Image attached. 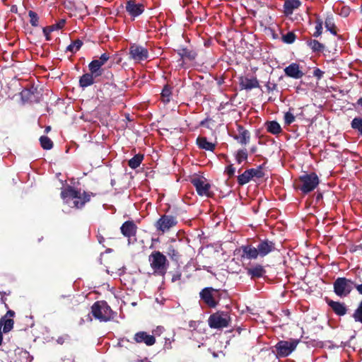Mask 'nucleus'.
Returning <instances> with one entry per match:
<instances>
[{"mask_svg":"<svg viewBox=\"0 0 362 362\" xmlns=\"http://www.w3.org/2000/svg\"><path fill=\"white\" fill-rule=\"evenodd\" d=\"M91 313L100 322H107L113 318V312L105 300L95 302L91 306Z\"/></svg>","mask_w":362,"mask_h":362,"instance_id":"obj_4","label":"nucleus"},{"mask_svg":"<svg viewBox=\"0 0 362 362\" xmlns=\"http://www.w3.org/2000/svg\"><path fill=\"white\" fill-rule=\"evenodd\" d=\"M177 52L182 59H187L189 60H194L197 56L196 52L186 47H180L177 50Z\"/></svg>","mask_w":362,"mask_h":362,"instance_id":"obj_29","label":"nucleus"},{"mask_svg":"<svg viewBox=\"0 0 362 362\" xmlns=\"http://www.w3.org/2000/svg\"><path fill=\"white\" fill-rule=\"evenodd\" d=\"M239 85L241 89L251 90L259 87V81L256 77L247 78L246 76L239 77Z\"/></svg>","mask_w":362,"mask_h":362,"instance_id":"obj_18","label":"nucleus"},{"mask_svg":"<svg viewBox=\"0 0 362 362\" xmlns=\"http://www.w3.org/2000/svg\"><path fill=\"white\" fill-rule=\"evenodd\" d=\"M313 74L315 77L320 79L322 77L324 72L321 71L320 69H316L315 70H314Z\"/></svg>","mask_w":362,"mask_h":362,"instance_id":"obj_50","label":"nucleus"},{"mask_svg":"<svg viewBox=\"0 0 362 362\" xmlns=\"http://www.w3.org/2000/svg\"><path fill=\"white\" fill-rule=\"evenodd\" d=\"M120 230L124 236L129 238L136 235L137 226L133 221H127L122 225Z\"/></svg>","mask_w":362,"mask_h":362,"instance_id":"obj_20","label":"nucleus"},{"mask_svg":"<svg viewBox=\"0 0 362 362\" xmlns=\"http://www.w3.org/2000/svg\"><path fill=\"white\" fill-rule=\"evenodd\" d=\"M173 86L167 83L163 86L160 93V99L163 103H168L172 97Z\"/></svg>","mask_w":362,"mask_h":362,"instance_id":"obj_28","label":"nucleus"},{"mask_svg":"<svg viewBox=\"0 0 362 362\" xmlns=\"http://www.w3.org/2000/svg\"><path fill=\"white\" fill-rule=\"evenodd\" d=\"M113 77H114L113 74L111 71H108L107 78L112 79V78H113Z\"/></svg>","mask_w":362,"mask_h":362,"instance_id":"obj_57","label":"nucleus"},{"mask_svg":"<svg viewBox=\"0 0 362 362\" xmlns=\"http://www.w3.org/2000/svg\"><path fill=\"white\" fill-rule=\"evenodd\" d=\"M230 320V317L227 313L216 312L209 316L208 322L211 328L222 329L228 327Z\"/></svg>","mask_w":362,"mask_h":362,"instance_id":"obj_9","label":"nucleus"},{"mask_svg":"<svg viewBox=\"0 0 362 362\" xmlns=\"http://www.w3.org/2000/svg\"><path fill=\"white\" fill-rule=\"evenodd\" d=\"M21 97L24 103H37L40 101L41 94L37 88L31 86L30 88H24L21 92Z\"/></svg>","mask_w":362,"mask_h":362,"instance_id":"obj_13","label":"nucleus"},{"mask_svg":"<svg viewBox=\"0 0 362 362\" xmlns=\"http://www.w3.org/2000/svg\"><path fill=\"white\" fill-rule=\"evenodd\" d=\"M177 217L173 215L163 214L155 222L154 227L158 233L164 234L177 226Z\"/></svg>","mask_w":362,"mask_h":362,"instance_id":"obj_7","label":"nucleus"},{"mask_svg":"<svg viewBox=\"0 0 362 362\" xmlns=\"http://www.w3.org/2000/svg\"><path fill=\"white\" fill-rule=\"evenodd\" d=\"M240 249L243 251L241 257L247 259H256L258 257L262 258L276 250V243L269 239L260 240L257 247L246 245L241 246Z\"/></svg>","mask_w":362,"mask_h":362,"instance_id":"obj_1","label":"nucleus"},{"mask_svg":"<svg viewBox=\"0 0 362 362\" xmlns=\"http://www.w3.org/2000/svg\"><path fill=\"white\" fill-rule=\"evenodd\" d=\"M6 301V298L4 296H1V302L4 304L6 308H8V305Z\"/></svg>","mask_w":362,"mask_h":362,"instance_id":"obj_54","label":"nucleus"},{"mask_svg":"<svg viewBox=\"0 0 362 362\" xmlns=\"http://www.w3.org/2000/svg\"><path fill=\"white\" fill-rule=\"evenodd\" d=\"M28 16L30 17V23L32 26L37 27L39 25V17L37 13L33 11H28Z\"/></svg>","mask_w":362,"mask_h":362,"instance_id":"obj_42","label":"nucleus"},{"mask_svg":"<svg viewBox=\"0 0 362 362\" xmlns=\"http://www.w3.org/2000/svg\"><path fill=\"white\" fill-rule=\"evenodd\" d=\"M322 20L320 18H317L315 21V31L313 34V37H318L319 36L321 35L322 33Z\"/></svg>","mask_w":362,"mask_h":362,"instance_id":"obj_43","label":"nucleus"},{"mask_svg":"<svg viewBox=\"0 0 362 362\" xmlns=\"http://www.w3.org/2000/svg\"><path fill=\"white\" fill-rule=\"evenodd\" d=\"M237 130L238 134H235L233 136V139L242 146H245L249 144L250 140V132L240 124H238Z\"/></svg>","mask_w":362,"mask_h":362,"instance_id":"obj_16","label":"nucleus"},{"mask_svg":"<svg viewBox=\"0 0 362 362\" xmlns=\"http://www.w3.org/2000/svg\"><path fill=\"white\" fill-rule=\"evenodd\" d=\"M88 69L90 74H92L93 77L98 81V78L103 75L105 71V69L103 68V66L99 65V63H95L93 61L89 63Z\"/></svg>","mask_w":362,"mask_h":362,"instance_id":"obj_23","label":"nucleus"},{"mask_svg":"<svg viewBox=\"0 0 362 362\" xmlns=\"http://www.w3.org/2000/svg\"><path fill=\"white\" fill-rule=\"evenodd\" d=\"M354 288L356 289L359 294L362 295V284H358L355 283Z\"/></svg>","mask_w":362,"mask_h":362,"instance_id":"obj_52","label":"nucleus"},{"mask_svg":"<svg viewBox=\"0 0 362 362\" xmlns=\"http://www.w3.org/2000/svg\"><path fill=\"white\" fill-rule=\"evenodd\" d=\"M306 44L315 53L322 52L325 49V46L322 43L315 39H308L306 40Z\"/></svg>","mask_w":362,"mask_h":362,"instance_id":"obj_26","label":"nucleus"},{"mask_svg":"<svg viewBox=\"0 0 362 362\" xmlns=\"http://www.w3.org/2000/svg\"><path fill=\"white\" fill-rule=\"evenodd\" d=\"M298 343L299 340L298 339L279 341L274 346L276 349V356L281 358L288 356L293 351L295 350Z\"/></svg>","mask_w":362,"mask_h":362,"instance_id":"obj_12","label":"nucleus"},{"mask_svg":"<svg viewBox=\"0 0 362 362\" xmlns=\"http://www.w3.org/2000/svg\"><path fill=\"white\" fill-rule=\"evenodd\" d=\"M247 274L252 279H256L262 277L266 274L264 267L261 264L247 268Z\"/></svg>","mask_w":362,"mask_h":362,"instance_id":"obj_21","label":"nucleus"},{"mask_svg":"<svg viewBox=\"0 0 362 362\" xmlns=\"http://www.w3.org/2000/svg\"><path fill=\"white\" fill-rule=\"evenodd\" d=\"M235 172V168L233 167V164H230L226 168L225 173L228 175L230 178L234 176Z\"/></svg>","mask_w":362,"mask_h":362,"instance_id":"obj_47","label":"nucleus"},{"mask_svg":"<svg viewBox=\"0 0 362 362\" xmlns=\"http://www.w3.org/2000/svg\"><path fill=\"white\" fill-rule=\"evenodd\" d=\"M126 11L132 17H137L144 11V6L137 4L136 0H128L125 6Z\"/></svg>","mask_w":362,"mask_h":362,"instance_id":"obj_15","label":"nucleus"},{"mask_svg":"<svg viewBox=\"0 0 362 362\" xmlns=\"http://www.w3.org/2000/svg\"><path fill=\"white\" fill-rule=\"evenodd\" d=\"M149 57L148 50L146 47L138 44H132L129 48V59L136 63L146 60Z\"/></svg>","mask_w":362,"mask_h":362,"instance_id":"obj_11","label":"nucleus"},{"mask_svg":"<svg viewBox=\"0 0 362 362\" xmlns=\"http://www.w3.org/2000/svg\"><path fill=\"white\" fill-rule=\"evenodd\" d=\"M266 128L267 132L272 134H279L282 131L280 124L276 121L267 122Z\"/></svg>","mask_w":362,"mask_h":362,"instance_id":"obj_30","label":"nucleus"},{"mask_svg":"<svg viewBox=\"0 0 362 362\" xmlns=\"http://www.w3.org/2000/svg\"><path fill=\"white\" fill-rule=\"evenodd\" d=\"M301 5L299 0H286L284 4V13L286 15L292 14L294 9L298 8Z\"/></svg>","mask_w":362,"mask_h":362,"instance_id":"obj_25","label":"nucleus"},{"mask_svg":"<svg viewBox=\"0 0 362 362\" xmlns=\"http://www.w3.org/2000/svg\"><path fill=\"white\" fill-rule=\"evenodd\" d=\"M296 35L293 32H288L281 37L282 41L286 44H292L296 40Z\"/></svg>","mask_w":362,"mask_h":362,"instance_id":"obj_41","label":"nucleus"},{"mask_svg":"<svg viewBox=\"0 0 362 362\" xmlns=\"http://www.w3.org/2000/svg\"><path fill=\"white\" fill-rule=\"evenodd\" d=\"M2 340H3V335H2V333L0 332V345L2 343Z\"/></svg>","mask_w":362,"mask_h":362,"instance_id":"obj_61","label":"nucleus"},{"mask_svg":"<svg viewBox=\"0 0 362 362\" xmlns=\"http://www.w3.org/2000/svg\"><path fill=\"white\" fill-rule=\"evenodd\" d=\"M355 106L356 105H358V106H361L362 107V97L359 98L357 101H356V103L354 105Z\"/></svg>","mask_w":362,"mask_h":362,"instance_id":"obj_55","label":"nucleus"},{"mask_svg":"<svg viewBox=\"0 0 362 362\" xmlns=\"http://www.w3.org/2000/svg\"><path fill=\"white\" fill-rule=\"evenodd\" d=\"M249 172L252 178L257 177L258 179H260L264 176V173L262 171V165H259L257 168H250L249 169Z\"/></svg>","mask_w":362,"mask_h":362,"instance_id":"obj_40","label":"nucleus"},{"mask_svg":"<svg viewBox=\"0 0 362 362\" xmlns=\"http://www.w3.org/2000/svg\"><path fill=\"white\" fill-rule=\"evenodd\" d=\"M284 71L286 76L295 79H300L304 76V73L300 69V65L296 62L289 64Z\"/></svg>","mask_w":362,"mask_h":362,"instance_id":"obj_17","label":"nucleus"},{"mask_svg":"<svg viewBox=\"0 0 362 362\" xmlns=\"http://www.w3.org/2000/svg\"><path fill=\"white\" fill-rule=\"evenodd\" d=\"M50 130H51V127L50 126H47L45 127V132L47 134L48 132H50Z\"/></svg>","mask_w":362,"mask_h":362,"instance_id":"obj_59","label":"nucleus"},{"mask_svg":"<svg viewBox=\"0 0 362 362\" xmlns=\"http://www.w3.org/2000/svg\"><path fill=\"white\" fill-rule=\"evenodd\" d=\"M40 143L41 147L45 150H50L53 148L52 141L47 136H42L40 137Z\"/></svg>","mask_w":362,"mask_h":362,"instance_id":"obj_33","label":"nucleus"},{"mask_svg":"<svg viewBox=\"0 0 362 362\" xmlns=\"http://www.w3.org/2000/svg\"><path fill=\"white\" fill-rule=\"evenodd\" d=\"M83 45V42L77 39L73 41L67 47L66 51L71 52L72 53H76L77 51L80 49L81 46Z\"/></svg>","mask_w":362,"mask_h":362,"instance_id":"obj_39","label":"nucleus"},{"mask_svg":"<svg viewBox=\"0 0 362 362\" xmlns=\"http://www.w3.org/2000/svg\"><path fill=\"white\" fill-rule=\"evenodd\" d=\"M248 158V153L246 148L239 149L235 154V160L238 164L242 162L247 160Z\"/></svg>","mask_w":362,"mask_h":362,"instance_id":"obj_36","label":"nucleus"},{"mask_svg":"<svg viewBox=\"0 0 362 362\" xmlns=\"http://www.w3.org/2000/svg\"><path fill=\"white\" fill-rule=\"evenodd\" d=\"M143 159H144L143 154H141V153L136 154L133 158H132L128 161V165L132 169H136L141 165Z\"/></svg>","mask_w":362,"mask_h":362,"instance_id":"obj_31","label":"nucleus"},{"mask_svg":"<svg viewBox=\"0 0 362 362\" xmlns=\"http://www.w3.org/2000/svg\"><path fill=\"white\" fill-rule=\"evenodd\" d=\"M199 296L202 300L209 308H216L219 301V295L218 291L212 287H206L203 288Z\"/></svg>","mask_w":362,"mask_h":362,"instance_id":"obj_10","label":"nucleus"},{"mask_svg":"<svg viewBox=\"0 0 362 362\" xmlns=\"http://www.w3.org/2000/svg\"><path fill=\"white\" fill-rule=\"evenodd\" d=\"M352 317L355 322L362 324V300L359 302L357 308L352 314Z\"/></svg>","mask_w":362,"mask_h":362,"instance_id":"obj_37","label":"nucleus"},{"mask_svg":"<svg viewBox=\"0 0 362 362\" xmlns=\"http://www.w3.org/2000/svg\"><path fill=\"white\" fill-rule=\"evenodd\" d=\"M322 197H323L322 193H321V192H318V193L316 194V197H315L316 202H320V200H322Z\"/></svg>","mask_w":362,"mask_h":362,"instance_id":"obj_53","label":"nucleus"},{"mask_svg":"<svg viewBox=\"0 0 362 362\" xmlns=\"http://www.w3.org/2000/svg\"><path fill=\"white\" fill-rule=\"evenodd\" d=\"M326 302L336 315L343 316L346 314L347 308L344 303L334 301L328 298L326 299Z\"/></svg>","mask_w":362,"mask_h":362,"instance_id":"obj_19","label":"nucleus"},{"mask_svg":"<svg viewBox=\"0 0 362 362\" xmlns=\"http://www.w3.org/2000/svg\"><path fill=\"white\" fill-rule=\"evenodd\" d=\"M182 274L180 271H176L172 275V282H175L181 279Z\"/></svg>","mask_w":362,"mask_h":362,"instance_id":"obj_49","label":"nucleus"},{"mask_svg":"<svg viewBox=\"0 0 362 362\" xmlns=\"http://www.w3.org/2000/svg\"><path fill=\"white\" fill-rule=\"evenodd\" d=\"M93 193L83 192L82 194L80 191L75 189L71 186H68L61 192V197L66 202L69 203L70 200L73 201V206L76 209L82 208L86 203L90 200Z\"/></svg>","mask_w":362,"mask_h":362,"instance_id":"obj_2","label":"nucleus"},{"mask_svg":"<svg viewBox=\"0 0 362 362\" xmlns=\"http://www.w3.org/2000/svg\"><path fill=\"white\" fill-rule=\"evenodd\" d=\"M256 150H257V148H256L255 146H253V147H252V148H250V152H251L252 153H255Z\"/></svg>","mask_w":362,"mask_h":362,"instance_id":"obj_60","label":"nucleus"},{"mask_svg":"<svg viewBox=\"0 0 362 362\" xmlns=\"http://www.w3.org/2000/svg\"><path fill=\"white\" fill-rule=\"evenodd\" d=\"M121 61H122L121 57H119V58L117 59V64H119V63H120V62H121Z\"/></svg>","mask_w":362,"mask_h":362,"instance_id":"obj_63","label":"nucleus"},{"mask_svg":"<svg viewBox=\"0 0 362 362\" xmlns=\"http://www.w3.org/2000/svg\"><path fill=\"white\" fill-rule=\"evenodd\" d=\"M351 127L362 136V117L354 118L351 122Z\"/></svg>","mask_w":362,"mask_h":362,"instance_id":"obj_38","label":"nucleus"},{"mask_svg":"<svg viewBox=\"0 0 362 362\" xmlns=\"http://www.w3.org/2000/svg\"><path fill=\"white\" fill-rule=\"evenodd\" d=\"M15 316V312L12 310H8L4 317L6 318H12Z\"/></svg>","mask_w":362,"mask_h":362,"instance_id":"obj_51","label":"nucleus"},{"mask_svg":"<svg viewBox=\"0 0 362 362\" xmlns=\"http://www.w3.org/2000/svg\"><path fill=\"white\" fill-rule=\"evenodd\" d=\"M167 255L173 261H178L181 257L179 251L172 245L168 246L167 250Z\"/></svg>","mask_w":362,"mask_h":362,"instance_id":"obj_34","label":"nucleus"},{"mask_svg":"<svg viewBox=\"0 0 362 362\" xmlns=\"http://www.w3.org/2000/svg\"><path fill=\"white\" fill-rule=\"evenodd\" d=\"M190 182L199 196L212 197L214 195V193L211 190V185L204 177H194L191 178Z\"/></svg>","mask_w":362,"mask_h":362,"instance_id":"obj_8","label":"nucleus"},{"mask_svg":"<svg viewBox=\"0 0 362 362\" xmlns=\"http://www.w3.org/2000/svg\"><path fill=\"white\" fill-rule=\"evenodd\" d=\"M65 23H66V21L64 19H61L59 21H58L55 24H53L49 26L44 27L42 28V31L45 36L46 40L49 41L51 40L50 33L55 30H59V29H62V28H64Z\"/></svg>","mask_w":362,"mask_h":362,"instance_id":"obj_22","label":"nucleus"},{"mask_svg":"<svg viewBox=\"0 0 362 362\" xmlns=\"http://www.w3.org/2000/svg\"><path fill=\"white\" fill-rule=\"evenodd\" d=\"M197 144L199 148L210 151H214L216 147L215 144L208 141L206 137L199 136L197 139Z\"/></svg>","mask_w":362,"mask_h":362,"instance_id":"obj_27","label":"nucleus"},{"mask_svg":"<svg viewBox=\"0 0 362 362\" xmlns=\"http://www.w3.org/2000/svg\"><path fill=\"white\" fill-rule=\"evenodd\" d=\"M148 262L154 274L163 276L166 274L169 262L161 252L153 251L148 256Z\"/></svg>","mask_w":362,"mask_h":362,"instance_id":"obj_3","label":"nucleus"},{"mask_svg":"<svg viewBox=\"0 0 362 362\" xmlns=\"http://www.w3.org/2000/svg\"><path fill=\"white\" fill-rule=\"evenodd\" d=\"M295 121V116L290 111L284 114V123L286 125H290Z\"/></svg>","mask_w":362,"mask_h":362,"instance_id":"obj_45","label":"nucleus"},{"mask_svg":"<svg viewBox=\"0 0 362 362\" xmlns=\"http://www.w3.org/2000/svg\"><path fill=\"white\" fill-rule=\"evenodd\" d=\"M98 240L100 244L105 241V238L102 235H98Z\"/></svg>","mask_w":362,"mask_h":362,"instance_id":"obj_56","label":"nucleus"},{"mask_svg":"<svg viewBox=\"0 0 362 362\" xmlns=\"http://www.w3.org/2000/svg\"><path fill=\"white\" fill-rule=\"evenodd\" d=\"M110 54L107 52H105L101 54L99 59H93V62L95 63H99V65L103 66L110 59Z\"/></svg>","mask_w":362,"mask_h":362,"instance_id":"obj_44","label":"nucleus"},{"mask_svg":"<svg viewBox=\"0 0 362 362\" xmlns=\"http://www.w3.org/2000/svg\"><path fill=\"white\" fill-rule=\"evenodd\" d=\"M325 28L327 30H329L332 34L336 35H337V27L334 24V19L332 16H327L325 21Z\"/></svg>","mask_w":362,"mask_h":362,"instance_id":"obj_32","label":"nucleus"},{"mask_svg":"<svg viewBox=\"0 0 362 362\" xmlns=\"http://www.w3.org/2000/svg\"><path fill=\"white\" fill-rule=\"evenodd\" d=\"M133 341L137 344H144L148 346H153L156 343V337L146 332L140 331L136 332L133 337Z\"/></svg>","mask_w":362,"mask_h":362,"instance_id":"obj_14","label":"nucleus"},{"mask_svg":"<svg viewBox=\"0 0 362 362\" xmlns=\"http://www.w3.org/2000/svg\"><path fill=\"white\" fill-rule=\"evenodd\" d=\"M252 177L250 174L249 169L246 170L243 173L238 177V183L239 185H244L248 183L251 180Z\"/></svg>","mask_w":362,"mask_h":362,"instance_id":"obj_35","label":"nucleus"},{"mask_svg":"<svg viewBox=\"0 0 362 362\" xmlns=\"http://www.w3.org/2000/svg\"><path fill=\"white\" fill-rule=\"evenodd\" d=\"M96 82H98V80L90 72L83 74L79 78V86L83 88L90 86Z\"/></svg>","mask_w":362,"mask_h":362,"instance_id":"obj_24","label":"nucleus"},{"mask_svg":"<svg viewBox=\"0 0 362 362\" xmlns=\"http://www.w3.org/2000/svg\"><path fill=\"white\" fill-rule=\"evenodd\" d=\"M105 85H108V86H113L114 88H116V85L115 83H106Z\"/></svg>","mask_w":362,"mask_h":362,"instance_id":"obj_62","label":"nucleus"},{"mask_svg":"<svg viewBox=\"0 0 362 362\" xmlns=\"http://www.w3.org/2000/svg\"><path fill=\"white\" fill-rule=\"evenodd\" d=\"M71 340L70 336L67 334H64L59 337L57 339V342L59 344H64L65 342H69Z\"/></svg>","mask_w":362,"mask_h":362,"instance_id":"obj_46","label":"nucleus"},{"mask_svg":"<svg viewBox=\"0 0 362 362\" xmlns=\"http://www.w3.org/2000/svg\"><path fill=\"white\" fill-rule=\"evenodd\" d=\"M355 282L346 277H338L333 283L334 293L340 297H347L354 288Z\"/></svg>","mask_w":362,"mask_h":362,"instance_id":"obj_6","label":"nucleus"},{"mask_svg":"<svg viewBox=\"0 0 362 362\" xmlns=\"http://www.w3.org/2000/svg\"><path fill=\"white\" fill-rule=\"evenodd\" d=\"M266 88L268 92L274 91L277 89V84L268 81L266 84Z\"/></svg>","mask_w":362,"mask_h":362,"instance_id":"obj_48","label":"nucleus"},{"mask_svg":"<svg viewBox=\"0 0 362 362\" xmlns=\"http://www.w3.org/2000/svg\"><path fill=\"white\" fill-rule=\"evenodd\" d=\"M10 291H8V293H6V291H0V295L1 296H4L6 295H9L10 294Z\"/></svg>","mask_w":362,"mask_h":362,"instance_id":"obj_58","label":"nucleus"},{"mask_svg":"<svg viewBox=\"0 0 362 362\" xmlns=\"http://www.w3.org/2000/svg\"><path fill=\"white\" fill-rule=\"evenodd\" d=\"M298 180V189L303 194H308L313 191L320 183L319 177L314 172L300 175Z\"/></svg>","mask_w":362,"mask_h":362,"instance_id":"obj_5","label":"nucleus"},{"mask_svg":"<svg viewBox=\"0 0 362 362\" xmlns=\"http://www.w3.org/2000/svg\"><path fill=\"white\" fill-rule=\"evenodd\" d=\"M222 83H223V80H221V81L220 80V81H218V85H221Z\"/></svg>","mask_w":362,"mask_h":362,"instance_id":"obj_64","label":"nucleus"}]
</instances>
